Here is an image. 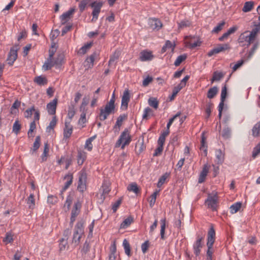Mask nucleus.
Wrapping results in <instances>:
<instances>
[{"label":"nucleus","instance_id":"36","mask_svg":"<svg viewBox=\"0 0 260 260\" xmlns=\"http://www.w3.org/2000/svg\"><path fill=\"white\" fill-rule=\"evenodd\" d=\"M123 246L125 254L129 256L131 255V247L129 242L125 239L123 241Z\"/></svg>","mask_w":260,"mask_h":260},{"label":"nucleus","instance_id":"59","mask_svg":"<svg viewBox=\"0 0 260 260\" xmlns=\"http://www.w3.org/2000/svg\"><path fill=\"white\" fill-rule=\"evenodd\" d=\"M57 197L52 195L49 196L47 199V202L51 205H54L57 202Z\"/></svg>","mask_w":260,"mask_h":260},{"label":"nucleus","instance_id":"5","mask_svg":"<svg viewBox=\"0 0 260 260\" xmlns=\"http://www.w3.org/2000/svg\"><path fill=\"white\" fill-rule=\"evenodd\" d=\"M84 233L83 222L78 221L75 228L73 235V241L75 243L79 242L82 235Z\"/></svg>","mask_w":260,"mask_h":260},{"label":"nucleus","instance_id":"28","mask_svg":"<svg viewBox=\"0 0 260 260\" xmlns=\"http://www.w3.org/2000/svg\"><path fill=\"white\" fill-rule=\"evenodd\" d=\"M58 45L54 42L51 43V46L49 49V56L48 57H54V55L57 51Z\"/></svg>","mask_w":260,"mask_h":260},{"label":"nucleus","instance_id":"57","mask_svg":"<svg viewBox=\"0 0 260 260\" xmlns=\"http://www.w3.org/2000/svg\"><path fill=\"white\" fill-rule=\"evenodd\" d=\"M116 246L115 244H113V247L111 250V253L109 255V260H115V252H116Z\"/></svg>","mask_w":260,"mask_h":260},{"label":"nucleus","instance_id":"35","mask_svg":"<svg viewBox=\"0 0 260 260\" xmlns=\"http://www.w3.org/2000/svg\"><path fill=\"white\" fill-rule=\"evenodd\" d=\"M57 122L56 117H53L52 120L50 122L49 125L46 128V132L50 133L51 131H53L54 127L55 126Z\"/></svg>","mask_w":260,"mask_h":260},{"label":"nucleus","instance_id":"64","mask_svg":"<svg viewBox=\"0 0 260 260\" xmlns=\"http://www.w3.org/2000/svg\"><path fill=\"white\" fill-rule=\"evenodd\" d=\"M88 2L87 0H83L80 2L79 5V8L81 12L84 10Z\"/></svg>","mask_w":260,"mask_h":260},{"label":"nucleus","instance_id":"6","mask_svg":"<svg viewBox=\"0 0 260 260\" xmlns=\"http://www.w3.org/2000/svg\"><path fill=\"white\" fill-rule=\"evenodd\" d=\"M82 207V204L78 200L74 204L73 207L71 211V216L70 218V224L73 225L74 221L76 220L77 216L80 212V210Z\"/></svg>","mask_w":260,"mask_h":260},{"label":"nucleus","instance_id":"20","mask_svg":"<svg viewBox=\"0 0 260 260\" xmlns=\"http://www.w3.org/2000/svg\"><path fill=\"white\" fill-rule=\"evenodd\" d=\"M134 222V218L132 216H129L125 219L121 223L120 229H125L129 226Z\"/></svg>","mask_w":260,"mask_h":260},{"label":"nucleus","instance_id":"46","mask_svg":"<svg viewBox=\"0 0 260 260\" xmlns=\"http://www.w3.org/2000/svg\"><path fill=\"white\" fill-rule=\"evenodd\" d=\"M76 113L75 105L72 104L69 107L68 116L70 119H72Z\"/></svg>","mask_w":260,"mask_h":260},{"label":"nucleus","instance_id":"41","mask_svg":"<svg viewBox=\"0 0 260 260\" xmlns=\"http://www.w3.org/2000/svg\"><path fill=\"white\" fill-rule=\"evenodd\" d=\"M148 104L151 107L154 108L155 109L158 108V102L156 98H150L148 100Z\"/></svg>","mask_w":260,"mask_h":260},{"label":"nucleus","instance_id":"60","mask_svg":"<svg viewBox=\"0 0 260 260\" xmlns=\"http://www.w3.org/2000/svg\"><path fill=\"white\" fill-rule=\"evenodd\" d=\"M35 111V107L32 106L30 109H27L25 112V117L29 118L32 115V113Z\"/></svg>","mask_w":260,"mask_h":260},{"label":"nucleus","instance_id":"45","mask_svg":"<svg viewBox=\"0 0 260 260\" xmlns=\"http://www.w3.org/2000/svg\"><path fill=\"white\" fill-rule=\"evenodd\" d=\"M13 241V235L11 233L8 232L6 234V237L3 239V242L6 244Z\"/></svg>","mask_w":260,"mask_h":260},{"label":"nucleus","instance_id":"47","mask_svg":"<svg viewBox=\"0 0 260 260\" xmlns=\"http://www.w3.org/2000/svg\"><path fill=\"white\" fill-rule=\"evenodd\" d=\"M127 117V115L126 114H122L120 115L117 119L116 122L115 124L118 126H121L122 124L123 121L126 119Z\"/></svg>","mask_w":260,"mask_h":260},{"label":"nucleus","instance_id":"1","mask_svg":"<svg viewBox=\"0 0 260 260\" xmlns=\"http://www.w3.org/2000/svg\"><path fill=\"white\" fill-rule=\"evenodd\" d=\"M63 62V55H59L55 59L54 57H48L42 66V69L45 71H48L55 66L56 68H59L62 64Z\"/></svg>","mask_w":260,"mask_h":260},{"label":"nucleus","instance_id":"16","mask_svg":"<svg viewBox=\"0 0 260 260\" xmlns=\"http://www.w3.org/2000/svg\"><path fill=\"white\" fill-rule=\"evenodd\" d=\"M149 24L152 29H156L157 30L160 29L162 26L161 21L156 18H151L149 20Z\"/></svg>","mask_w":260,"mask_h":260},{"label":"nucleus","instance_id":"15","mask_svg":"<svg viewBox=\"0 0 260 260\" xmlns=\"http://www.w3.org/2000/svg\"><path fill=\"white\" fill-rule=\"evenodd\" d=\"M153 58V55L151 51L143 50L140 53V59L142 61L151 60Z\"/></svg>","mask_w":260,"mask_h":260},{"label":"nucleus","instance_id":"40","mask_svg":"<svg viewBox=\"0 0 260 260\" xmlns=\"http://www.w3.org/2000/svg\"><path fill=\"white\" fill-rule=\"evenodd\" d=\"M257 24H255L254 25L256 26V27L254 29H253L250 32L249 35V39L252 40L253 41L254 40V38H255V36L258 32L259 29L260 28V26H257Z\"/></svg>","mask_w":260,"mask_h":260},{"label":"nucleus","instance_id":"27","mask_svg":"<svg viewBox=\"0 0 260 260\" xmlns=\"http://www.w3.org/2000/svg\"><path fill=\"white\" fill-rule=\"evenodd\" d=\"M127 190L129 191L134 192L136 194L140 193V189L136 183H132L127 186Z\"/></svg>","mask_w":260,"mask_h":260},{"label":"nucleus","instance_id":"25","mask_svg":"<svg viewBox=\"0 0 260 260\" xmlns=\"http://www.w3.org/2000/svg\"><path fill=\"white\" fill-rule=\"evenodd\" d=\"M166 218H164L160 220L161 226H160V235L161 239L162 240H164L165 239V229H166Z\"/></svg>","mask_w":260,"mask_h":260},{"label":"nucleus","instance_id":"50","mask_svg":"<svg viewBox=\"0 0 260 260\" xmlns=\"http://www.w3.org/2000/svg\"><path fill=\"white\" fill-rule=\"evenodd\" d=\"M86 157V154L84 152H78V163L79 165H82Z\"/></svg>","mask_w":260,"mask_h":260},{"label":"nucleus","instance_id":"62","mask_svg":"<svg viewBox=\"0 0 260 260\" xmlns=\"http://www.w3.org/2000/svg\"><path fill=\"white\" fill-rule=\"evenodd\" d=\"M220 52L224 51L230 49V46L228 44H219L217 46Z\"/></svg>","mask_w":260,"mask_h":260},{"label":"nucleus","instance_id":"55","mask_svg":"<svg viewBox=\"0 0 260 260\" xmlns=\"http://www.w3.org/2000/svg\"><path fill=\"white\" fill-rule=\"evenodd\" d=\"M157 194V191H156L154 192L150 197V200L149 201V205L151 207H152L155 203Z\"/></svg>","mask_w":260,"mask_h":260},{"label":"nucleus","instance_id":"52","mask_svg":"<svg viewBox=\"0 0 260 260\" xmlns=\"http://www.w3.org/2000/svg\"><path fill=\"white\" fill-rule=\"evenodd\" d=\"M73 174L69 173L66 175V189H67L73 182Z\"/></svg>","mask_w":260,"mask_h":260},{"label":"nucleus","instance_id":"44","mask_svg":"<svg viewBox=\"0 0 260 260\" xmlns=\"http://www.w3.org/2000/svg\"><path fill=\"white\" fill-rule=\"evenodd\" d=\"M27 204L28 205L29 208L33 209L34 208L35 205V201L33 194H30L29 195L27 201Z\"/></svg>","mask_w":260,"mask_h":260},{"label":"nucleus","instance_id":"49","mask_svg":"<svg viewBox=\"0 0 260 260\" xmlns=\"http://www.w3.org/2000/svg\"><path fill=\"white\" fill-rule=\"evenodd\" d=\"M225 25V22L224 21H222L219 22L218 25L215 27L212 30V33H218L223 28V26Z\"/></svg>","mask_w":260,"mask_h":260},{"label":"nucleus","instance_id":"56","mask_svg":"<svg viewBox=\"0 0 260 260\" xmlns=\"http://www.w3.org/2000/svg\"><path fill=\"white\" fill-rule=\"evenodd\" d=\"M20 128L21 125L19 121L17 120L15 121L13 126V132L17 135L18 133Z\"/></svg>","mask_w":260,"mask_h":260},{"label":"nucleus","instance_id":"33","mask_svg":"<svg viewBox=\"0 0 260 260\" xmlns=\"http://www.w3.org/2000/svg\"><path fill=\"white\" fill-rule=\"evenodd\" d=\"M75 198V192L74 191H70L66 199V203L68 204V207L71 205L73 201Z\"/></svg>","mask_w":260,"mask_h":260},{"label":"nucleus","instance_id":"13","mask_svg":"<svg viewBox=\"0 0 260 260\" xmlns=\"http://www.w3.org/2000/svg\"><path fill=\"white\" fill-rule=\"evenodd\" d=\"M130 100V95L128 90H125L122 97L121 109L126 110L128 107V104Z\"/></svg>","mask_w":260,"mask_h":260},{"label":"nucleus","instance_id":"39","mask_svg":"<svg viewBox=\"0 0 260 260\" xmlns=\"http://www.w3.org/2000/svg\"><path fill=\"white\" fill-rule=\"evenodd\" d=\"M178 25L179 29H183L185 27H189L191 25V23L187 20H183L178 22Z\"/></svg>","mask_w":260,"mask_h":260},{"label":"nucleus","instance_id":"9","mask_svg":"<svg viewBox=\"0 0 260 260\" xmlns=\"http://www.w3.org/2000/svg\"><path fill=\"white\" fill-rule=\"evenodd\" d=\"M17 51V46L13 47L10 49L7 58V63L9 66H12L17 59L18 56Z\"/></svg>","mask_w":260,"mask_h":260},{"label":"nucleus","instance_id":"26","mask_svg":"<svg viewBox=\"0 0 260 260\" xmlns=\"http://www.w3.org/2000/svg\"><path fill=\"white\" fill-rule=\"evenodd\" d=\"M217 92L218 88L216 86H214L208 90L207 96L209 99H213L217 94Z\"/></svg>","mask_w":260,"mask_h":260},{"label":"nucleus","instance_id":"22","mask_svg":"<svg viewBox=\"0 0 260 260\" xmlns=\"http://www.w3.org/2000/svg\"><path fill=\"white\" fill-rule=\"evenodd\" d=\"M49 147L47 143H45L43 152L41 155V161L44 162L47 160L49 155Z\"/></svg>","mask_w":260,"mask_h":260},{"label":"nucleus","instance_id":"42","mask_svg":"<svg viewBox=\"0 0 260 260\" xmlns=\"http://www.w3.org/2000/svg\"><path fill=\"white\" fill-rule=\"evenodd\" d=\"M186 57L187 55L185 54L178 56L174 62V65L176 67L179 66L182 61L186 59Z\"/></svg>","mask_w":260,"mask_h":260},{"label":"nucleus","instance_id":"7","mask_svg":"<svg viewBox=\"0 0 260 260\" xmlns=\"http://www.w3.org/2000/svg\"><path fill=\"white\" fill-rule=\"evenodd\" d=\"M86 173L85 171L82 170L79 173V180L77 186V189L81 192H83L86 189Z\"/></svg>","mask_w":260,"mask_h":260},{"label":"nucleus","instance_id":"14","mask_svg":"<svg viewBox=\"0 0 260 260\" xmlns=\"http://www.w3.org/2000/svg\"><path fill=\"white\" fill-rule=\"evenodd\" d=\"M57 102V100L54 99L47 105V111L50 115H54L55 114Z\"/></svg>","mask_w":260,"mask_h":260},{"label":"nucleus","instance_id":"8","mask_svg":"<svg viewBox=\"0 0 260 260\" xmlns=\"http://www.w3.org/2000/svg\"><path fill=\"white\" fill-rule=\"evenodd\" d=\"M218 202V197L216 194L211 196L209 194L207 199L205 201V204L208 208L211 209L212 211H216Z\"/></svg>","mask_w":260,"mask_h":260},{"label":"nucleus","instance_id":"4","mask_svg":"<svg viewBox=\"0 0 260 260\" xmlns=\"http://www.w3.org/2000/svg\"><path fill=\"white\" fill-rule=\"evenodd\" d=\"M103 5V2L94 1L90 4V6L93 8L92 15L93 16L91 21L92 22L95 21L99 16V14L101 12V8Z\"/></svg>","mask_w":260,"mask_h":260},{"label":"nucleus","instance_id":"31","mask_svg":"<svg viewBox=\"0 0 260 260\" xmlns=\"http://www.w3.org/2000/svg\"><path fill=\"white\" fill-rule=\"evenodd\" d=\"M253 5L254 3L252 1L245 2L242 8V11L244 12H248L250 11L253 7Z\"/></svg>","mask_w":260,"mask_h":260},{"label":"nucleus","instance_id":"17","mask_svg":"<svg viewBox=\"0 0 260 260\" xmlns=\"http://www.w3.org/2000/svg\"><path fill=\"white\" fill-rule=\"evenodd\" d=\"M209 171V167L207 165H204L202 171H201L199 180L198 183H202L205 181L206 177Z\"/></svg>","mask_w":260,"mask_h":260},{"label":"nucleus","instance_id":"58","mask_svg":"<svg viewBox=\"0 0 260 260\" xmlns=\"http://www.w3.org/2000/svg\"><path fill=\"white\" fill-rule=\"evenodd\" d=\"M181 114L180 112H178L176 115H175L173 117L169 119V122L167 125V129H170V127L173 122L174 120L178 117H179Z\"/></svg>","mask_w":260,"mask_h":260},{"label":"nucleus","instance_id":"61","mask_svg":"<svg viewBox=\"0 0 260 260\" xmlns=\"http://www.w3.org/2000/svg\"><path fill=\"white\" fill-rule=\"evenodd\" d=\"M121 203H122V199H119L113 204L112 209L113 210V212H115L117 211L118 208L119 207L120 205L121 204Z\"/></svg>","mask_w":260,"mask_h":260},{"label":"nucleus","instance_id":"32","mask_svg":"<svg viewBox=\"0 0 260 260\" xmlns=\"http://www.w3.org/2000/svg\"><path fill=\"white\" fill-rule=\"evenodd\" d=\"M200 149L203 150L205 156L207 155V145L206 144V138L203 134L202 136L201 144Z\"/></svg>","mask_w":260,"mask_h":260},{"label":"nucleus","instance_id":"24","mask_svg":"<svg viewBox=\"0 0 260 260\" xmlns=\"http://www.w3.org/2000/svg\"><path fill=\"white\" fill-rule=\"evenodd\" d=\"M41 138L40 136H37L36 138L35 141L34 143L33 147L30 150V153L33 154L36 151L40 146Z\"/></svg>","mask_w":260,"mask_h":260},{"label":"nucleus","instance_id":"23","mask_svg":"<svg viewBox=\"0 0 260 260\" xmlns=\"http://www.w3.org/2000/svg\"><path fill=\"white\" fill-rule=\"evenodd\" d=\"M252 135L254 137L260 136V121L257 122L252 129Z\"/></svg>","mask_w":260,"mask_h":260},{"label":"nucleus","instance_id":"34","mask_svg":"<svg viewBox=\"0 0 260 260\" xmlns=\"http://www.w3.org/2000/svg\"><path fill=\"white\" fill-rule=\"evenodd\" d=\"M224 76V74L221 72H218L217 71L214 72L213 75V77L211 80V83L215 81H219Z\"/></svg>","mask_w":260,"mask_h":260},{"label":"nucleus","instance_id":"63","mask_svg":"<svg viewBox=\"0 0 260 260\" xmlns=\"http://www.w3.org/2000/svg\"><path fill=\"white\" fill-rule=\"evenodd\" d=\"M227 95V87L226 84L224 85L223 87L222 88L221 90V100H224L225 99Z\"/></svg>","mask_w":260,"mask_h":260},{"label":"nucleus","instance_id":"38","mask_svg":"<svg viewBox=\"0 0 260 260\" xmlns=\"http://www.w3.org/2000/svg\"><path fill=\"white\" fill-rule=\"evenodd\" d=\"M183 88L181 87L180 85H178L177 86H175L173 90L172 95L169 97L170 101H172L174 100L175 97L176 96L177 94L179 92V91L182 89Z\"/></svg>","mask_w":260,"mask_h":260},{"label":"nucleus","instance_id":"43","mask_svg":"<svg viewBox=\"0 0 260 260\" xmlns=\"http://www.w3.org/2000/svg\"><path fill=\"white\" fill-rule=\"evenodd\" d=\"M135 149L137 153L140 154L145 149L143 142H138L136 144Z\"/></svg>","mask_w":260,"mask_h":260},{"label":"nucleus","instance_id":"18","mask_svg":"<svg viewBox=\"0 0 260 260\" xmlns=\"http://www.w3.org/2000/svg\"><path fill=\"white\" fill-rule=\"evenodd\" d=\"M248 31H245L240 35L239 38L238 39L239 42L240 43L246 42L247 43V45H249L252 42V40L249 39V35L248 34Z\"/></svg>","mask_w":260,"mask_h":260},{"label":"nucleus","instance_id":"54","mask_svg":"<svg viewBox=\"0 0 260 260\" xmlns=\"http://www.w3.org/2000/svg\"><path fill=\"white\" fill-rule=\"evenodd\" d=\"M59 31L58 29L52 30L50 34V38L52 42H54V40L58 36Z\"/></svg>","mask_w":260,"mask_h":260},{"label":"nucleus","instance_id":"10","mask_svg":"<svg viewBox=\"0 0 260 260\" xmlns=\"http://www.w3.org/2000/svg\"><path fill=\"white\" fill-rule=\"evenodd\" d=\"M203 239L204 237L203 236L198 235L197 237V240L193 245L194 253L197 256H199L200 254L201 249L203 247L202 241L203 240Z\"/></svg>","mask_w":260,"mask_h":260},{"label":"nucleus","instance_id":"37","mask_svg":"<svg viewBox=\"0 0 260 260\" xmlns=\"http://www.w3.org/2000/svg\"><path fill=\"white\" fill-rule=\"evenodd\" d=\"M231 135V129L229 127H224L221 133L222 137L225 139H229Z\"/></svg>","mask_w":260,"mask_h":260},{"label":"nucleus","instance_id":"51","mask_svg":"<svg viewBox=\"0 0 260 260\" xmlns=\"http://www.w3.org/2000/svg\"><path fill=\"white\" fill-rule=\"evenodd\" d=\"M119 57V52L115 51L113 55L110 57L109 60V64H111L116 60L118 59Z\"/></svg>","mask_w":260,"mask_h":260},{"label":"nucleus","instance_id":"3","mask_svg":"<svg viewBox=\"0 0 260 260\" xmlns=\"http://www.w3.org/2000/svg\"><path fill=\"white\" fill-rule=\"evenodd\" d=\"M115 106H112L107 103L104 108H101L100 109V112L99 115L100 120L101 121L106 120L109 115L115 113Z\"/></svg>","mask_w":260,"mask_h":260},{"label":"nucleus","instance_id":"19","mask_svg":"<svg viewBox=\"0 0 260 260\" xmlns=\"http://www.w3.org/2000/svg\"><path fill=\"white\" fill-rule=\"evenodd\" d=\"M215 156L217 164L219 165L222 164L224 161V157L221 149H218L216 151Z\"/></svg>","mask_w":260,"mask_h":260},{"label":"nucleus","instance_id":"21","mask_svg":"<svg viewBox=\"0 0 260 260\" xmlns=\"http://www.w3.org/2000/svg\"><path fill=\"white\" fill-rule=\"evenodd\" d=\"M92 45L93 42L87 43L79 49L78 53L81 54H85Z\"/></svg>","mask_w":260,"mask_h":260},{"label":"nucleus","instance_id":"2","mask_svg":"<svg viewBox=\"0 0 260 260\" xmlns=\"http://www.w3.org/2000/svg\"><path fill=\"white\" fill-rule=\"evenodd\" d=\"M132 141V138L127 128H125L121 134L115 144L116 147H121L123 149L125 146L128 145Z\"/></svg>","mask_w":260,"mask_h":260},{"label":"nucleus","instance_id":"11","mask_svg":"<svg viewBox=\"0 0 260 260\" xmlns=\"http://www.w3.org/2000/svg\"><path fill=\"white\" fill-rule=\"evenodd\" d=\"M215 240V231L213 224H211L207 234V245L213 246Z\"/></svg>","mask_w":260,"mask_h":260},{"label":"nucleus","instance_id":"53","mask_svg":"<svg viewBox=\"0 0 260 260\" xmlns=\"http://www.w3.org/2000/svg\"><path fill=\"white\" fill-rule=\"evenodd\" d=\"M260 153V142L254 147L252 151V156L255 158Z\"/></svg>","mask_w":260,"mask_h":260},{"label":"nucleus","instance_id":"29","mask_svg":"<svg viewBox=\"0 0 260 260\" xmlns=\"http://www.w3.org/2000/svg\"><path fill=\"white\" fill-rule=\"evenodd\" d=\"M34 82L39 85H44L46 84L47 83V79L42 76H39L35 77L34 79Z\"/></svg>","mask_w":260,"mask_h":260},{"label":"nucleus","instance_id":"48","mask_svg":"<svg viewBox=\"0 0 260 260\" xmlns=\"http://www.w3.org/2000/svg\"><path fill=\"white\" fill-rule=\"evenodd\" d=\"M170 176V174L166 173L165 174L162 175L159 179L157 183V186H161L165 182L166 179Z\"/></svg>","mask_w":260,"mask_h":260},{"label":"nucleus","instance_id":"30","mask_svg":"<svg viewBox=\"0 0 260 260\" xmlns=\"http://www.w3.org/2000/svg\"><path fill=\"white\" fill-rule=\"evenodd\" d=\"M242 203L241 202H237L234 203L231 206L230 212L232 214H234L237 212L241 208Z\"/></svg>","mask_w":260,"mask_h":260},{"label":"nucleus","instance_id":"12","mask_svg":"<svg viewBox=\"0 0 260 260\" xmlns=\"http://www.w3.org/2000/svg\"><path fill=\"white\" fill-rule=\"evenodd\" d=\"M99 55V54L97 51L93 52L86 59L84 66L87 67V69L91 68L93 66V63L95 58L98 57Z\"/></svg>","mask_w":260,"mask_h":260}]
</instances>
